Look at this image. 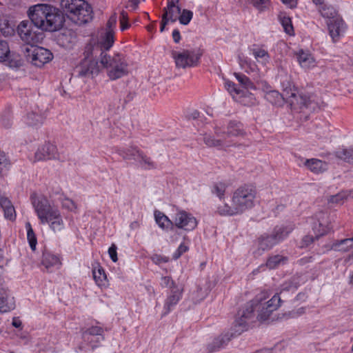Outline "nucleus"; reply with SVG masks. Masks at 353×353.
Returning <instances> with one entry per match:
<instances>
[{"instance_id": "1", "label": "nucleus", "mask_w": 353, "mask_h": 353, "mask_svg": "<svg viewBox=\"0 0 353 353\" xmlns=\"http://www.w3.org/2000/svg\"><path fill=\"white\" fill-rule=\"evenodd\" d=\"M27 15L36 28L43 31H57L63 27L64 23V17L60 10L48 3L30 6Z\"/></svg>"}, {"instance_id": "2", "label": "nucleus", "mask_w": 353, "mask_h": 353, "mask_svg": "<svg viewBox=\"0 0 353 353\" xmlns=\"http://www.w3.org/2000/svg\"><path fill=\"white\" fill-rule=\"evenodd\" d=\"M257 300L258 299L251 300L238 311L235 320L231 327V333L230 334V336L228 334H225L215 339L212 344L209 345L208 348L210 351H215L223 347L232 337L240 335L257 321L256 313L254 311V303H256Z\"/></svg>"}, {"instance_id": "3", "label": "nucleus", "mask_w": 353, "mask_h": 353, "mask_svg": "<svg viewBox=\"0 0 353 353\" xmlns=\"http://www.w3.org/2000/svg\"><path fill=\"white\" fill-rule=\"evenodd\" d=\"M30 199L41 224H47L54 232H60L64 228L60 210L46 196L32 192Z\"/></svg>"}, {"instance_id": "4", "label": "nucleus", "mask_w": 353, "mask_h": 353, "mask_svg": "<svg viewBox=\"0 0 353 353\" xmlns=\"http://www.w3.org/2000/svg\"><path fill=\"white\" fill-rule=\"evenodd\" d=\"M256 191L251 185H243L236 190L231 197V204H220L216 213L220 216H232L243 213L254 205Z\"/></svg>"}, {"instance_id": "5", "label": "nucleus", "mask_w": 353, "mask_h": 353, "mask_svg": "<svg viewBox=\"0 0 353 353\" xmlns=\"http://www.w3.org/2000/svg\"><path fill=\"white\" fill-rule=\"evenodd\" d=\"M61 6L68 18L77 24L88 23L92 19V8L85 0H61Z\"/></svg>"}, {"instance_id": "6", "label": "nucleus", "mask_w": 353, "mask_h": 353, "mask_svg": "<svg viewBox=\"0 0 353 353\" xmlns=\"http://www.w3.org/2000/svg\"><path fill=\"white\" fill-rule=\"evenodd\" d=\"M269 296V292L264 290L253 299H258L254 305L257 321L259 322L268 321L272 312L276 311L281 305V300L278 294H274L270 299L266 301Z\"/></svg>"}, {"instance_id": "7", "label": "nucleus", "mask_w": 353, "mask_h": 353, "mask_svg": "<svg viewBox=\"0 0 353 353\" xmlns=\"http://www.w3.org/2000/svg\"><path fill=\"white\" fill-rule=\"evenodd\" d=\"M100 63L106 69L107 75L111 80H117L128 73V65L121 54L110 57L106 53L101 52Z\"/></svg>"}, {"instance_id": "8", "label": "nucleus", "mask_w": 353, "mask_h": 353, "mask_svg": "<svg viewBox=\"0 0 353 353\" xmlns=\"http://www.w3.org/2000/svg\"><path fill=\"white\" fill-rule=\"evenodd\" d=\"M293 229L292 225L276 226L271 234H264L258 239L259 249L263 252L272 249L284 241Z\"/></svg>"}, {"instance_id": "9", "label": "nucleus", "mask_w": 353, "mask_h": 353, "mask_svg": "<svg viewBox=\"0 0 353 353\" xmlns=\"http://www.w3.org/2000/svg\"><path fill=\"white\" fill-rule=\"evenodd\" d=\"M81 339L79 349L83 352L93 351L104 341V329L99 325L82 329Z\"/></svg>"}, {"instance_id": "10", "label": "nucleus", "mask_w": 353, "mask_h": 353, "mask_svg": "<svg viewBox=\"0 0 353 353\" xmlns=\"http://www.w3.org/2000/svg\"><path fill=\"white\" fill-rule=\"evenodd\" d=\"M202 56L200 50H183L173 51L172 57L174 59L176 68H186L196 66Z\"/></svg>"}, {"instance_id": "11", "label": "nucleus", "mask_w": 353, "mask_h": 353, "mask_svg": "<svg viewBox=\"0 0 353 353\" xmlns=\"http://www.w3.org/2000/svg\"><path fill=\"white\" fill-rule=\"evenodd\" d=\"M25 54L27 59L34 66L41 68L50 62L53 58V54L50 50L43 47L30 46L25 48Z\"/></svg>"}, {"instance_id": "12", "label": "nucleus", "mask_w": 353, "mask_h": 353, "mask_svg": "<svg viewBox=\"0 0 353 353\" xmlns=\"http://www.w3.org/2000/svg\"><path fill=\"white\" fill-rule=\"evenodd\" d=\"M17 32L21 39L31 46L39 43L43 38V34L36 31L32 24L27 21H23L19 24Z\"/></svg>"}, {"instance_id": "13", "label": "nucleus", "mask_w": 353, "mask_h": 353, "mask_svg": "<svg viewBox=\"0 0 353 353\" xmlns=\"http://www.w3.org/2000/svg\"><path fill=\"white\" fill-rule=\"evenodd\" d=\"M283 88V92L285 93V97L292 98L291 104L294 103V101L300 105V108H305L309 109L311 111H314L318 108V104L314 101V99L312 97H308L306 95H297L296 90L294 86H285V84H282Z\"/></svg>"}, {"instance_id": "14", "label": "nucleus", "mask_w": 353, "mask_h": 353, "mask_svg": "<svg viewBox=\"0 0 353 353\" xmlns=\"http://www.w3.org/2000/svg\"><path fill=\"white\" fill-rule=\"evenodd\" d=\"M174 226L185 231H192L198 224L196 219L190 213L178 210L173 217Z\"/></svg>"}, {"instance_id": "15", "label": "nucleus", "mask_w": 353, "mask_h": 353, "mask_svg": "<svg viewBox=\"0 0 353 353\" xmlns=\"http://www.w3.org/2000/svg\"><path fill=\"white\" fill-rule=\"evenodd\" d=\"M216 134L218 137H223V139H226L227 141H232L230 146H233L236 145L234 139L243 137L245 132L240 123L230 121L227 126L226 131L221 132L218 129H216Z\"/></svg>"}, {"instance_id": "16", "label": "nucleus", "mask_w": 353, "mask_h": 353, "mask_svg": "<svg viewBox=\"0 0 353 353\" xmlns=\"http://www.w3.org/2000/svg\"><path fill=\"white\" fill-rule=\"evenodd\" d=\"M59 159V155L57 146L49 142L39 147L34 154V160L37 161Z\"/></svg>"}, {"instance_id": "17", "label": "nucleus", "mask_w": 353, "mask_h": 353, "mask_svg": "<svg viewBox=\"0 0 353 353\" xmlns=\"http://www.w3.org/2000/svg\"><path fill=\"white\" fill-rule=\"evenodd\" d=\"M99 72V65L98 61L92 59L88 54L85 57L79 68V76L92 77Z\"/></svg>"}, {"instance_id": "18", "label": "nucleus", "mask_w": 353, "mask_h": 353, "mask_svg": "<svg viewBox=\"0 0 353 353\" xmlns=\"http://www.w3.org/2000/svg\"><path fill=\"white\" fill-rule=\"evenodd\" d=\"M330 250L343 252L351 251V254L346 257L345 261L353 262V237L336 241L331 245Z\"/></svg>"}, {"instance_id": "19", "label": "nucleus", "mask_w": 353, "mask_h": 353, "mask_svg": "<svg viewBox=\"0 0 353 353\" xmlns=\"http://www.w3.org/2000/svg\"><path fill=\"white\" fill-rule=\"evenodd\" d=\"M297 61L300 66L305 69L309 70L315 68L317 65V62L313 55L308 50H303L302 49L296 52Z\"/></svg>"}, {"instance_id": "20", "label": "nucleus", "mask_w": 353, "mask_h": 353, "mask_svg": "<svg viewBox=\"0 0 353 353\" xmlns=\"http://www.w3.org/2000/svg\"><path fill=\"white\" fill-rule=\"evenodd\" d=\"M179 0H168L167 6L163 9V17L172 23L176 21L181 12Z\"/></svg>"}, {"instance_id": "21", "label": "nucleus", "mask_w": 353, "mask_h": 353, "mask_svg": "<svg viewBox=\"0 0 353 353\" xmlns=\"http://www.w3.org/2000/svg\"><path fill=\"white\" fill-rule=\"evenodd\" d=\"M41 264L48 272H52L55 269L60 268L61 261L58 255L49 252H44L42 256Z\"/></svg>"}, {"instance_id": "22", "label": "nucleus", "mask_w": 353, "mask_h": 353, "mask_svg": "<svg viewBox=\"0 0 353 353\" xmlns=\"http://www.w3.org/2000/svg\"><path fill=\"white\" fill-rule=\"evenodd\" d=\"M15 307L14 297L8 290L0 288V312L6 313L12 310Z\"/></svg>"}, {"instance_id": "23", "label": "nucleus", "mask_w": 353, "mask_h": 353, "mask_svg": "<svg viewBox=\"0 0 353 353\" xmlns=\"http://www.w3.org/2000/svg\"><path fill=\"white\" fill-rule=\"evenodd\" d=\"M182 296V292L179 288L172 289L165 301L163 315H167L173 307L179 303Z\"/></svg>"}, {"instance_id": "24", "label": "nucleus", "mask_w": 353, "mask_h": 353, "mask_svg": "<svg viewBox=\"0 0 353 353\" xmlns=\"http://www.w3.org/2000/svg\"><path fill=\"white\" fill-rule=\"evenodd\" d=\"M330 35L335 42L338 40L341 34L345 31V23L342 19H334L327 22Z\"/></svg>"}, {"instance_id": "25", "label": "nucleus", "mask_w": 353, "mask_h": 353, "mask_svg": "<svg viewBox=\"0 0 353 353\" xmlns=\"http://www.w3.org/2000/svg\"><path fill=\"white\" fill-rule=\"evenodd\" d=\"M117 153L125 160H134L137 163L143 152L135 146H130L127 148H120Z\"/></svg>"}, {"instance_id": "26", "label": "nucleus", "mask_w": 353, "mask_h": 353, "mask_svg": "<svg viewBox=\"0 0 353 353\" xmlns=\"http://www.w3.org/2000/svg\"><path fill=\"white\" fill-rule=\"evenodd\" d=\"M154 216L156 223L163 230L172 229L174 227L173 219L171 220L163 212L156 210L154 212Z\"/></svg>"}, {"instance_id": "27", "label": "nucleus", "mask_w": 353, "mask_h": 353, "mask_svg": "<svg viewBox=\"0 0 353 353\" xmlns=\"http://www.w3.org/2000/svg\"><path fill=\"white\" fill-rule=\"evenodd\" d=\"M0 207L4 212L6 219L14 221L16 219V211L12 202L6 196H0Z\"/></svg>"}, {"instance_id": "28", "label": "nucleus", "mask_w": 353, "mask_h": 353, "mask_svg": "<svg viewBox=\"0 0 353 353\" xmlns=\"http://www.w3.org/2000/svg\"><path fill=\"white\" fill-rule=\"evenodd\" d=\"M304 165L312 172L319 174L325 172L327 169V164L318 159H305Z\"/></svg>"}, {"instance_id": "29", "label": "nucleus", "mask_w": 353, "mask_h": 353, "mask_svg": "<svg viewBox=\"0 0 353 353\" xmlns=\"http://www.w3.org/2000/svg\"><path fill=\"white\" fill-rule=\"evenodd\" d=\"M219 137V139H215L210 134H205L203 141L208 146L214 147L218 149L225 150L227 148L230 147L232 141H227L226 139H223V137Z\"/></svg>"}, {"instance_id": "30", "label": "nucleus", "mask_w": 353, "mask_h": 353, "mask_svg": "<svg viewBox=\"0 0 353 353\" xmlns=\"http://www.w3.org/2000/svg\"><path fill=\"white\" fill-rule=\"evenodd\" d=\"M98 43L101 49L108 50L114 43V31H103L101 34Z\"/></svg>"}, {"instance_id": "31", "label": "nucleus", "mask_w": 353, "mask_h": 353, "mask_svg": "<svg viewBox=\"0 0 353 353\" xmlns=\"http://www.w3.org/2000/svg\"><path fill=\"white\" fill-rule=\"evenodd\" d=\"M252 54L256 61L263 66H266L270 62V55L268 52L261 48H254L252 50Z\"/></svg>"}, {"instance_id": "32", "label": "nucleus", "mask_w": 353, "mask_h": 353, "mask_svg": "<svg viewBox=\"0 0 353 353\" xmlns=\"http://www.w3.org/2000/svg\"><path fill=\"white\" fill-rule=\"evenodd\" d=\"M45 117L39 111H32L24 117V121L29 125L37 126L41 125Z\"/></svg>"}, {"instance_id": "33", "label": "nucleus", "mask_w": 353, "mask_h": 353, "mask_svg": "<svg viewBox=\"0 0 353 353\" xmlns=\"http://www.w3.org/2000/svg\"><path fill=\"white\" fill-rule=\"evenodd\" d=\"M288 261V258L287 256L276 254L270 256L267 260L265 265L269 269H275L285 264Z\"/></svg>"}, {"instance_id": "34", "label": "nucleus", "mask_w": 353, "mask_h": 353, "mask_svg": "<svg viewBox=\"0 0 353 353\" xmlns=\"http://www.w3.org/2000/svg\"><path fill=\"white\" fill-rule=\"evenodd\" d=\"M92 274L95 283L99 287L103 288L108 286V281L107 280V276L104 270L102 268L94 269Z\"/></svg>"}, {"instance_id": "35", "label": "nucleus", "mask_w": 353, "mask_h": 353, "mask_svg": "<svg viewBox=\"0 0 353 353\" xmlns=\"http://www.w3.org/2000/svg\"><path fill=\"white\" fill-rule=\"evenodd\" d=\"M335 155L340 159L353 163V146L349 148H339L336 151Z\"/></svg>"}, {"instance_id": "36", "label": "nucleus", "mask_w": 353, "mask_h": 353, "mask_svg": "<svg viewBox=\"0 0 353 353\" xmlns=\"http://www.w3.org/2000/svg\"><path fill=\"white\" fill-rule=\"evenodd\" d=\"M137 166L143 170H152L157 168L155 162L152 159L148 157L144 152L141 156L137 163Z\"/></svg>"}, {"instance_id": "37", "label": "nucleus", "mask_w": 353, "mask_h": 353, "mask_svg": "<svg viewBox=\"0 0 353 353\" xmlns=\"http://www.w3.org/2000/svg\"><path fill=\"white\" fill-rule=\"evenodd\" d=\"M234 74L243 88L246 90H256V86L249 77L242 73L235 72Z\"/></svg>"}, {"instance_id": "38", "label": "nucleus", "mask_w": 353, "mask_h": 353, "mask_svg": "<svg viewBox=\"0 0 353 353\" xmlns=\"http://www.w3.org/2000/svg\"><path fill=\"white\" fill-rule=\"evenodd\" d=\"M26 228L27 230V239H28V243L30 245L31 250L32 251H34L36 250L37 240L36 235L33 231V229L32 228V226L29 222L26 223Z\"/></svg>"}, {"instance_id": "39", "label": "nucleus", "mask_w": 353, "mask_h": 353, "mask_svg": "<svg viewBox=\"0 0 353 353\" xmlns=\"http://www.w3.org/2000/svg\"><path fill=\"white\" fill-rule=\"evenodd\" d=\"M319 12L324 18H327L330 20L334 19L336 16L335 9L330 6L324 5V3L319 7Z\"/></svg>"}, {"instance_id": "40", "label": "nucleus", "mask_w": 353, "mask_h": 353, "mask_svg": "<svg viewBox=\"0 0 353 353\" xmlns=\"http://www.w3.org/2000/svg\"><path fill=\"white\" fill-rule=\"evenodd\" d=\"M193 17V12L187 9L181 10L178 20L181 25L187 26L190 23Z\"/></svg>"}, {"instance_id": "41", "label": "nucleus", "mask_w": 353, "mask_h": 353, "mask_svg": "<svg viewBox=\"0 0 353 353\" xmlns=\"http://www.w3.org/2000/svg\"><path fill=\"white\" fill-rule=\"evenodd\" d=\"M10 54V48L8 42L0 35V61H6Z\"/></svg>"}, {"instance_id": "42", "label": "nucleus", "mask_w": 353, "mask_h": 353, "mask_svg": "<svg viewBox=\"0 0 353 353\" xmlns=\"http://www.w3.org/2000/svg\"><path fill=\"white\" fill-rule=\"evenodd\" d=\"M281 23L284 29V31L292 35L294 34V28L292 24V21L290 17H283L281 18Z\"/></svg>"}, {"instance_id": "43", "label": "nucleus", "mask_w": 353, "mask_h": 353, "mask_svg": "<svg viewBox=\"0 0 353 353\" xmlns=\"http://www.w3.org/2000/svg\"><path fill=\"white\" fill-rule=\"evenodd\" d=\"M312 230L315 234V236L318 239L319 236L325 234L327 232V226L323 225L321 223H315Z\"/></svg>"}, {"instance_id": "44", "label": "nucleus", "mask_w": 353, "mask_h": 353, "mask_svg": "<svg viewBox=\"0 0 353 353\" xmlns=\"http://www.w3.org/2000/svg\"><path fill=\"white\" fill-rule=\"evenodd\" d=\"M226 185L223 183H217L214 185L212 192L215 194L219 198L222 199L224 196Z\"/></svg>"}, {"instance_id": "45", "label": "nucleus", "mask_w": 353, "mask_h": 353, "mask_svg": "<svg viewBox=\"0 0 353 353\" xmlns=\"http://www.w3.org/2000/svg\"><path fill=\"white\" fill-rule=\"evenodd\" d=\"M251 3L254 8L260 11H263L268 8L270 1L269 0H250Z\"/></svg>"}, {"instance_id": "46", "label": "nucleus", "mask_w": 353, "mask_h": 353, "mask_svg": "<svg viewBox=\"0 0 353 353\" xmlns=\"http://www.w3.org/2000/svg\"><path fill=\"white\" fill-rule=\"evenodd\" d=\"M160 285L162 288H168L171 290L172 289L179 288L174 281L170 276H163L161 280Z\"/></svg>"}, {"instance_id": "47", "label": "nucleus", "mask_w": 353, "mask_h": 353, "mask_svg": "<svg viewBox=\"0 0 353 353\" xmlns=\"http://www.w3.org/2000/svg\"><path fill=\"white\" fill-rule=\"evenodd\" d=\"M130 23H128V13L122 10L120 14V26L121 31H124L130 27Z\"/></svg>"}, {"instance_id": "48", "label": "nucleus", "mask_w": 353, "mask_h": 353, "mask_svg": "<svg viewBox=\"0 0 353 353\" xmlns=\"http://www.w3.org/2000/svg\"><path fill=\"white\" fill-rule=\"evenodd\" d=\"M225 87L231 94H239L241 92V90L236 88L235 83L229 80L225 81Z\"/></svg>"}, {"instance_id": "49", "label": "nucleus", "mask_w": 353, "mask_h": 353, "mask_svg": "<svg viewBox=\"0 0 353 353\" xmlns=\"http://www.w3.org/2000/svg\"><path fill=\"white\" fill-rule=\"evenodd\" d=\"M188 245H185L183 243H181L178 247L177 250L173 254V259H179L183 253L186 252L188 250Z\"/></svg>"}, {"instance_id": "50", "label": "nucleus", "mask_w": 353, "mask_h": 353, "mask_svg": "<svg viewBox=\"0 0 353 353\" xmlns=\"http://www.w3.org/2000/svg\"><path fill=\"white\" fill-rule=\"evenodd\" d=\"M62 207L70 211H74L77 209L75 203L68 198H65L63 199Z\"/></svg>"}, {"instance_id": "51", "label": "nucleus", "mask_w": 353, "mask_h": 353, "mask_svg": "<svg viewBox=\"0 0 353 353\" xmlns=\"http://www.w3.org/2000/svg\"><path fill=\"white\" fill-rule=\"evenodd\" d=\"M9 165V161L8 160L4 152L0 150V172L6 169Z\"/></svg>"}, {"instance_id": "52", "label": "nucleus", "mask_w": 353, "mask_h": 353, "mask_svg": "<svg viewBox=\"0 0 353 353\" xmlns=\"http://www.w3.org/2000/svg\"><path fill=\"white\" fill-rule=\"evenodd\" d=\"M117 14L115 13H114L113 14H112L110 16V17L109 18V19L107 22V28H106L105 30L114 31V29L117 24Z\"/></svg>"}, {"instance_id": "53", "label": "nucleus", "mask_w": 353, "mask_h": 353, "mask_svg": "<svg viewBox=\"0 0 353 353\" xmlns=\"http://www.w3.org/2000/svg\"><path fill=\"white\" fill-rule=\"evenodd\" d=\"M152 261L155 264L160 265L161 263H165L168 262L169 258L165 256H163V255H160V254H154L152 257Z\"/></svg>"}, {"instance_id": "54", "label": "nucleus", "mask_w": 353, "mask_h": 353, "mask_svg": "<svg viewBox=\"0 0 353 353\" xmlns=\"http://www.w3.org/2000/svg\"><path fill=\"white\" fill-rule=\"evenodd\" d=\"M117 250V248L115 244H112L108 249L109 256L113 262L118 261Z\"/></svg>"}, {"instance_id": "55", "label": "nucleus", "mask_w": 353, "mask_h": 353, "mask_svg": "<svg viewBox=\"0 0 353 353\" xmlns=\"http://www.w3.org/2000/svg\"><path fill=\"white\" fill-rule=\"evenodd\" d=\"M241 67L245 70V71L248 73L250 72H254L255 70V65H253V67L251 66V63H249L246 60H241L240 62Z\"/></svg>"}, {"instance_id": "56", "label": "nucleus", "mask_w": 353, "mask_h": 353, "mask_svg": "<svg viewBox=\"0 0 353 353\" xmlns=\"http://www.w3.org/2000/svg\"><path fill=\"white\" fill-rule=\"evenodd\" d=\"M344 198L345 194L343 193H339L336 195L330 196L329 201L331 203H339L343 200Z\"/></svg>"}, {"instance_id": "57", "label": "nucleus", "mask_w": 353, "mask_h": 353, "mask_svg": "<svg viewBox=\"0 0 353 353\" xmlns=\"http://www.w3.org/2000/svg\"><path fill=\"white\" fill-rule=\"evenodd\" d=\"M314 241V239L312 236H305L303 237V239H302V242H301V247H306L308 245H310L311 243H312Z\"/></svg>"}, {"instance_id": "58", "label": "nucleus", "mask_w": 353, "mask_h": 353, "mask_svg": "<svg viewBox=\"0 0 353 353\" xmlns=\"http://www.w3.org/2000/svg\"><path fill=\"white\" fill-rule=\"evenodd\" d=\"M305 309L304 307H300L295 311H293L290 313V316L292 318H295L305 313Z\"/></svg>"}, {"instance_id": "59", "label": "nucleus", "mask_w": 353, "mask_h": 353, "mask_svg": "<svg viewBox=\"0 0 353 353\" xmlns=\"http://www.w3.org/2000/svg\"><path fill=\"white\" fill-rule=\"evenodd\" d=\"M172 39H173L174 41L176 43H178L181 39L180 32L178 29H174L172 31Z\"/></svg>"}, {"instance_id": "60", "label": "nucleus", "mask_w": 353, "mask_h": 353, "mask_svg": "<svg viewBox=\"0 0 353 353\" xmlns=\"http://www.w3.org/2000/svg\"><path fill=\"white\" fill-rule=\"evenodd\" d=\"M282 3L290 8H294L297 6V0H281Z\"/></svg>"}, {"instance_id": "61", "label": "nucleus", "mask_w": 353, "mask_h": 353, "mask_svg": "<svg viewBox=\"0 0 353 353\" xmlns=\"http://www.w3.org/2000/svg\"><path fill=\"white\" fill-rule=\"evenodd\" d=\"M272 97H274V98H277V99H279L281 98V95L280 94L277 92V91H275V90H270L268 93H267V99L268 100H270V98Z\"/></svg>"}, {"instance_id": "62", "label": "nucleus", "mask_w": 353, "mask_h": 353, "mask_svg": "<svg viewBox=\"0 0 353 353\" xmlns=\"http://www.w3.org/2000/svg\"><path fill=\"white\" fill-rule=\"evenodd\" d=\"M141 223L139 221H134L132 222L130 225V228L131 230H137L140 228Z\"/></svg>"}, {"instance_id": "63", "label": "nucleus", "mask_w": 353, "mask_h": 353, "mask_svg": "<svg viewBox=\"0 0 353 353\" xmlns=\"http://www.w3.org/2000/svg\"><path fill=\"white\" fill-rule=\"evenodd\" d=\"M168 22H170V21H168L167 19H165L163 17H162V20H161V28H160V31L161 32L164 31L165 27L168 23Z\"/></svg>"}, {"instance_id": "64", "label": "nucleus", "mask_w": 353, "mask_h": 353, "mask_svg": "<svg viewBox=\"0 0 353 353\" xmlns=\"http://www.w3.org/2000/svg\"><path fill=\"white\" fill-rule=\"evenodd\" d=\"M2 124L6 128H8L11 126V121L10 119V118H8V119H2Z\"/></svg>"}]
</instances>
